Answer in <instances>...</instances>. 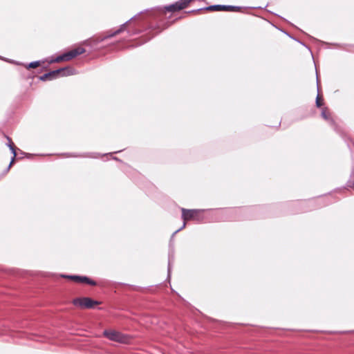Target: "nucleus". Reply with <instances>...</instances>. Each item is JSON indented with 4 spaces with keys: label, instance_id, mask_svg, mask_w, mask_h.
I'll return each instance as SVG.
<instances>
[{
    "label": "nucleus",
    "instance_id": "nucleus-7",
    "mask_svg": "<svg viewBox=\"0 0 354 354\" xmlns=\"http://www.w3.org/2000/svg\"><path fill=\"white\" fill-rule=\"evenodd\" d=\"M207 10H214V11H221V10H225V11H236L240 9L239 7L237 6H224V5H214V6H209L205 8Z\"/></svg>",
    "mask_w": 354,
    "mask_h": 354
},
{
    "label": "nucleus",
    "instance_id": "nucleus-13",
    "mask_svg": "<svg viewBox=\"0 0 354 354\" xmlns=\"http://www.w3.org/2000/svg\"><path fill=\"white\" fill-rule=\"evenodd\" d=\"M55 61L57 62H61V61H66V58H65L64 54L63 53L62 55L57 56L56 57V59H55Z\"/></svg>",
    "mask_w": 354,
    "mask_h": 354
},
{
    "label": "nucleus",
    "instance_id": "nucleus-3",
    "mask_svg": "<svg viewBox=\"0 0 354 354\" xmlns=\"http://www.w3.org/2000/svg\"><path fill=\"white\" fill-rule=\"evenodd\" d=\"M192 0H180L176 3L166 6L164 10L158 9L159 14H165V10L168 12H176L185 8Z\"/></svg>",
    "mask_w": 354,
    "mask_h": 354
},
{
    "label": "nucleus",
    "instance_id": "nucleus-11",
    "mask_svg": "<svg viewBox=\"0 0 354 354\" xmlns=\"http://www.w3.org/2000/svg\"><path fill=\"white\" fill-rule=\"evenodd\" d=\"M124 26H125V24H122L120 28H119L118 30H117L113 34L109 35L108 37H113V36L120 33V32H122L123 30Z\"/></svg>",
    "mask_w": 354,
    "mask_h": 354
},
{
    "label": "nucleus",
    "instance_id": "nucleus-14",
    "mask_svg": "<svg viewBox=\"0 0 354 354\" xmlns=\"http://www.w3.org/2000/svg\"><path fill=\"white\" fill-rule=\"evenodd\" d=\"M316 106L317 107H321L322 106V104L320 102V97H319V95H317V98H316Z\"/></svg>",
    "mask_w": 354,
    "mask_h": 354
},
{
    "label": "nucleus",
    "instance_id": "nucleus-4",
    "mask_svg": "<svg viewBox=\"0 0 354 354\" xmlns=\"http://www.w3.org/2000/svg\"><path fill=\"white\" fill-rule=\"evenodd\" d=\"M73 304L75 306H78L82 308H93L95 305L99 304L100 302L93 300L89 297H82L73 299Z\"/></svg>",
    "mask_w": 354,
    "mask_h": 354
},
{
    "label": "nucleus",
    "instance_id": "nucleus-9",
    "mask_svg": "<svg viewBox=\"0 0 354 354\" xmlns=\"http://www.w3.org/2000/svg\"><path fill=\"white\" fill-rule=\"evenodd\" d=\"M7 138V140H8V143H7V146L9 147L10 150L11 151L12 153L13 154V157L12 158V160H11V162L8 167V169L10 167L11 165L12 164V162H14V160L16 157V149H15V145L13 144V142H12V140L9 138V137H6Z\"/></svg>",
    "mask_w": 354,
    "mask_h": 354
},
{
    "label": "nucleus",
    "instance_id": "nucleus-2",
    "mask_svg": "<svg viewBox=\"0 0 354 354\" xmlns=\"http://www.w3.org/2000/svg\"><path fill=\"white\" fill-rule=\"evenodd\" d=\"M181 210H182V218L183 219L184 223H183V226L180 229L177 230L173 234V235L176 234L177 232H178L180 230H181L183 228H184L185 227V225H186L185 221H186L191 220V219H194V220H197V221L200 220L198 214L202 210L186 209L185 208H182Z\"/></svg>",
    "mask_w": 354,
    "mask_h": 354
},
{
    "label": "nucleus",
    "instance_id": "nucleus-1",
    "mask_svg": "<svg viewBox=\"0 0 354 354\" xmlns=\"http://www.w3.org/2000/svg\"><path fill=\"white\" fill-rule=\"evenodd\" d=\"M72 69L69 67L61 68L55 71H50L40 76L41 81L52 80L58 77L67 76L72 74Z\"/></svg>",
    "mask_w": 354,
    "mask_h": 354
},
{
    "label": "nucleus",
    "instance_id": "nucleus-6",
    "mask_svg": "<svg viewBox=\"0 0 354 354\" xmlns=\"http://www.w3.org/2000/svg\"><path fill=\"white\" fill-rule=\"evenodd\" d=\"M63 277L69 278L77 283H87L91 286H95L96 282L86 276L78 275H63Z\"/></svg>",
    "mask_w": 354,
    "mask_h": 354
},
{
    "label": "nucleus",
    "instance_id": "nucleus-10",
    "mask_svg": "<svg viewBox=\"0 0 354 354\" xmlns=\"http://www.w3.org/2000/svg\"><path fill=\"white\" fill-rule=\"evenodd\" d=\"M322 116L325 120L330 122L331 124H334L333 120L330 118V113L326 108L322 110Z\"/></svg>",
    "mask_w": 354,
    "mask_h": 354
},
{
    "label": "nucleus",
    "instance_id": "nucleus-15",
    "mask_svg": "<svg viewBox=\"0 0 354 354\" xmlns=\"http://www.w3.org/2000/svg\"><path fill=\"white\" fill-rule=\"evenodd\" d=\"M170 270H171V262H170V260H169V263H168V273L169 274L170 272Z\"/></svg>",
    "mask_w": 354,
    "mask_h": 354
},
{
    "label": "nucleus",
    "instance_id": "nucleus-8",
    "mask_svg": "<svg viewBox=\"0 0 354 354\" xmlns=\"http://www.w3.org/2000/svg\"><path fill=\"white\" fill-rule=\"evenodd\" d=\"M85 49L82 47H77L74 49H72L66 53H64V56L66 58V61L71 60L72 59L76 57L77 55H82L85 53Z\"/></svg>",
    "mask_w": 354,
    "mask_h": 354
},
{
    "label": "nucleus",
    "instance_id": "nucleus-5",
    "mask_svg": "<svg viewBox=\"0 0 354 354\" xmlns=\"http://www.w3.org/2000/svg\"><path fill=\"white\" fill-rule=\"evenodd\" d=\"M103 335L111 341L120 343H124L127 341V337L118 331L105 330Z\"/></svg>",
    "mask_w": 354,
    "mask_h": 354
},
{
    "label": "nucleus",
    "instance_id": "nucleus-12",
    "mask_svg": "<svg viewBox=\"0 0 354 354\" xmlns=\"http://www.w3.org/2000/svg\"><path fill=\"white\" fill-rule=\"evenodd\" d=\"M40 64V62L39 61L32 62L29 64L28 68H36L39 66Z\"/></svg>",
    "mask_w": 354,
    "mask_h": 354
}]
</instances>
